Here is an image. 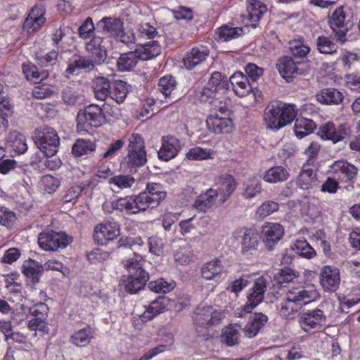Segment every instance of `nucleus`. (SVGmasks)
Returning <instances> with one entry per match:
<instances>
[{
  "label": "nucleus",
  "mask_w": 360,
  "mask_h": 360,
  "mask_svg": "<svg viewBox=\"0 0 360 360\" xmlns=\"http://www.w3.org/2000/svg\"><path fill=\"white\" fill-rule=\"evenodd\" d=\"M120 248L122 252L129 255L132 253L134 257L122 261L124 266L128 271L127 278L124 281V288L130 293H136L141 290L149 280V274L142 267L141 264L142 257L136 254V248H139L143 243L141 238H126L124 241L120 240Z\"/></svg>",
  "instance_id": "1"
},
{
  "label": "nucleus",
  "mask_w": 360,
  "mask_h": 360,
  "mask_svg": "<svg viewBox=\"0 0 360 360\" xmlns=\"http://www.w3.org/2000/svg\"><path fill=\"white\" fill-rule=\"evenodd\" d=\"M166 195L160 184L148 183L145 191L139 195L120 198L113 201L111 206L113 210L125 211L129 214H137L149 207H156L165 198Z\"/></svg>",
  "instance_id": "2"
},
{
  "label": "nucleus",
  "mask_w": 360,
  "mask_h": 360,
  "mask_svg": "<svg viewBox=\"0 0 360 360\" xmlns=\"http://www.w3.org/2000/svg\"><path fill=\"white\" fill-rule=\"evenodd\" d=\"M319 297L320 294L314 285L293 286L287 292L280 312L282 316L288 318L302 306L314 302Z\"/></svg>",
  "instance_id": "3"
},
{
  "label": "nucleus",
  "mask_w": 360,
  "mask_h": 360,
  "mask_svg": "<svg viewBox=\"0 0 360 360\" xmlns=\"http://www.w3.org/2000/svg\"><path fill=\"white\" fill-rule=\"evenodd\" d=\"M296 115L297 110L295 105L274 101L265 108L264 122L266 128L276 131L291 123Z\"/></svg>",
  "instance_id": "4"
},
{
  "label": "nucleus",
  "mask_w": 360,
  "mask_h": 360,
  "mask_svg": "<svg viewBox=\"0 0 360 360\" xmlns=\"http://www.w3.org/2000/svg\"><path fill=\"white\" fill-rule=\"evenodd\" d=\"M37 148L46 156H53L58 150L60 139L56 131L51 127H44L34 138Z\"/></svg>",
  "instance_id": "5"
},
{
  "label": "nucleus",
  "mask_w": 360,
  "mask_h": 360,
  "mask_svg": "<svg viewBox=\"0 0 360 360\" xmlns=\"http://www.w3.org/2000/svg\"><path fill=\"white\" fill-rule=\"evenodd\" d=\"M105 121L103 109L97 105H89L80 110L77 116L78 130H86V127H98Z\"/></svg>",
  "instance_id": "6"
},
{
  "label": "nucleus",
  "mask_w": 360,
  "mask_h": 360,
  "mask_svg": "<svg viewBox=\"0 0 360 360\" xmlns=\"http://www.w3.org/2000/svg\"><path fill=\"white\" fill-rule=\"evenodd\" d=\"M72 241V238L65 232H56L53 230L39 233L38 243L46 251H56L64 249Z\"/></svg>",
  "instance_id": "7"
},
{
  "label": "nucleus",
  "mask_w": 360,
  "mask_h": 360,
  "mask_svg": "<svg viewBox=\"0 0 360 360\" xmlns=\"http://www.w3.org/2000/svg\"><path fill=\"white\" fill-rule=\"evenodd\" d=\"M219 111L224 117H219V113L209 115L206 120L207 129L217 134L230 133L233 128V121L230 117L231 111L226 106H219Z\"/></svg>",
  "instance_id": "8"
},
{
  "label": "nucleus",
  "mask_w": 360,
  "mask_h": 360,
  "mask_svg": "<svg viewBox=\"0 0 360 360\" xmlns=\"http://www.w3.org/2000/svg\"><path fill=\"white\" fill-rule=\"evenodd\" d=\"M128 162L135 167H141L147 162L144 141L141 135L133 134L129 139Z\"/></svg>",
  "instance_id": "9"
},
{
  "label": "nucleus",
  "mask_w": 360,
  "mask_h": 360,
  "mask_svg": "<svg viewBox=\"0 0 360 360\" xmlns=\"http://www.w3.org/2000/svg\"><path fill=\"white\" fill-rule=\"evenodd\" d=\"M330 28L335 33L334 39L341 44L347 41V34L349 31V21H345V14L342 7L334 11L329 19Z\"/></svg>",
  "instance_id": "10"
},
{
  "label": "nucleus",
  "mask_w": 360,
  "mask_h": 360,
  "mask_svg": "<svg viewBox=\"0 0 360 360\" xmlns=\"http://www.w3.org/2000/svg\"><path fill=\"white\" fill-rule=\"evenodd\" d=\"M284 233L283 227L278 223H266L262 229V238L267 250L274 249Z\"/></svg>",
  "instance_id": "11"
},
{
  "label": "nucleus",
  "mask_w": 360,
  "mask_h": 360,
  "mask_svg": "<svg viewBox=\"0 0 360 360\" xmlns=\"http://www.w3.org/2000/svg\"><path fill=\"white\" fill-rule=\"evenodd\" d=\"M268 280V278L264 276L255 280L252 291L248 297L247 304L243 307V311L245 314L250 313L254 307L263 300Z\"/></svg>",
  "instance_id": "12"
},
{
  "label": "nucleus",
  "mask_w": 360,
  "mask_h": 360,
  "mask_svg": "<svg viewBox=\"0 0 360 360\" xmlns=\"http://www.w3.org/2000/svg\"><path fill=\"white\" fill-rule=\"evenodd\" d=\"M319 278L324 290L335 292L340 283V271L334 266H325L321 269Z\"/></svg>",
  "instance_id": "13"
},
{
  "label": "nucleus",
  "mask_w": 360,
  "mask_h": 360,
  "mask_svg": "<svg viewBox=\"0 0 360 360\" xmlns=\"http://www.w3.org/2000/svg\"><path fill=\"white\" fill-rule=\"evenodd\" d=\"M45 13L46 8L42 4L35 5L25 19L23 27L27 29L29 33H34L38 31L45 23Z\"/></svg>",
  "instance_id": "14"
},
{
  "label": "nucleus",
  "mask_w": 360,
  "mask_h": 360,
  "mask_svg": "<svg viewBox=\"0 0 360 360\" xmlns=\"http://www.w3.org/2000/svg\"><path fill=\"white\" fill-rule=\"evenodd\" d=\"M300 64L301 63H296L291 57L283 56L278 60L276 68L281 75L290 82L302 74V70L298 67Z\"/></svg>",
  "instance_id": "15"
},
{
  "label": "nucleus",
  "mask_w": 360,
  "mask_h": 360,
  "mask_svg": "<svg viewBox=\"0 0 360 360\" xmlns=\"http://www.w3.org/2000/svg\"><path fill=\"white\" fill-rule=\"evenodd\" d=\"M230 82L233 91L239 97H243L250 92H252L255 96L257 92L261 93L251 84L248 77L240 72H235L230 77Z\"/></svg>",
  "instance_id": "16"
},
{
  "label": "nucleus",
  "mask_w": 360,
  "mask_h": 360,
  "mask_svg": "<svg viewBox=\"0 0 360 360\" xmlns=\"http://www.w3.org/2000/svg\"><path fill=\"white\" fill-rule=\"evenodd\" d=\"M300 323L305 331L311 329H319L326 322V316L323 311L319 309H313L304 313L300 316Z\"/></svg>",
  "instance_id": "17"
},
{
  "label": "nucleus",
  "mask_w": 360,
  "mask_h": 360,
  "mask_svg": "<svg viewBox=\"0 0 360 360\" xmlns=\"http://www.w3.org/2000/svg\"><path fill=\"white\" fill-rule=\"evenodd\" d=\"M333 178H337L342 182H347L355 178L358 169L347 161H335L330 167Z\"/></svg>",
  "instance_id": "18"
},
{
  "label": "nucleus",
  "mask_w": 360,
  "mask_h": 360,
  "mask_svg": "<svg viewBox=\"0 0 360 360\" xmlns=\"http://www.w3.org/2000/svg\"><path fill=\"white\" fill-rule=\"evenodd\" d=\"M119 235V225L116 223H108L96 226L94 237L98 244L105 245L107 241L114 240Z\"/></svg>",
  "instance_id": "19"
},
{
  "label": "nucleus",
  "mask_w": 360,
  "mask_h": 360,
  "mask_svg": "<svg viewBox=\"0 0 360 360\" xmlns=\"http://www.w3.org/2000/svg\"><path fill=\"white\" fill-rule=\"evenodd\" d=\"M181 148L178 139L173 136H165L162 138V146L158 153V158L164 161H169L174 158Z\"/></svg>",
  "instance_id": "20"
},
{
  "label": "nucleus",
  "mask_w": 360,
  "mask_h": 360,
  "mask_svg": "<svg viewBox=\"0 0 360 360\" xmlns=\"http://www.w3.org/2000/svg\"><path fill=\"white\" fill-rule=\"evenodd\" d=\"M268 319V316L262 312H255L249 315L248 322L243 328L245 335L249 338L255 337L266 324Z\"/></svg>",
  "instance_id": "21"
},
{
  "label": "nucleus",
  "mask_w": 360,
  "mask_h": 360,
  "mask_svg": "<svg viewBox=\"0 0 360 360\" xmlns=\"http://www.w3.org/2000/svg\"><path fill=\"white\" fill-rule=\"evenodd\" d=\"M220 320V314L208 306L197 308L193 317L195 323L202 326L219 324Z\"/></svg>",
  "instance_id": "22"
},
{
  "label": "nucleus",
  "mask_w": 360,
  "mask_h": 360,
  "mask_svg": "<svg viewBox=\"0 0 360 360\" xmlns=\"http://www.w3.org/2000/svg\"><path fill=\"white\" fill-rule=\"evenodd\" d=\"M169 304L170 300L167 297H159L155 300L151 302L145 311L139 315L141 321H148L152 320L158 314L167 311Z\"/></svg>",
  "instance_id": "23"
},
{
  "label": "nucleus",
  "mask_w": 360,
  "mask_h": 360,
  "mask_svg": "<svg viewBox=\"0 0 360 360\" xmlns=\"http://www.w3.org/2000/svg\"><path fill=\"white\" fill-rule=\"evenodd\" d=\"M317 134L323 140H330L336 143L345 139L347 132L342 126L338 129L333 122H328L320 126Z\"/></svg>",
  "instance_id": "24"
},
{
  "label": "nucleus",
  "mask_w": 360,
  "mask_h": 360,
  "mask_svg": "<svg viewBox=\"0 0 360 360\" xmlns=\"http://www.w3.org/2000/svg\"><path fill=\"white\" fill-rule=\"evenodd\" d=\"M96 27L98 32L115 37L124 27V22L118 18L104 17L96 23Z\"/></svg>",
  "instance_id": "25"
},
{
  "label": "nucleus",
  "mask_w": 360,
  "mask_h": 360,
  "mask_svg": "<svg viewBox=\"0 0 360 360\" xmlns=\"http://www.w3.org/2000/svg\"><path fill=\"white\" fill-rule=\"evenodd\" d=\"M103 38L100 36H94L86 44V51L89 56L96 60L97 63H101L107 58V50L102 45Z\"/></svg>",
  "instance_id": "26"
},
{
  "label": "nucleus",
  "mask_w": 360,
  "mask_h": 360,
  "mask_svg": "<svg viewBox=\"0 0 360 360\" xmlns=\"http://www.w3.org/2000/svg\"><path fill=\"white\" fill-rule=\"evenodd\" d=\"M209 54V50L204 46L193 48L184 58V64L187 69L191 70L205 60Z\"/></svg>",
  "instance_id": "27"
},
{
  "label": "nucleus",
  "mask_w": 360,
  "mask_h": 360,
  "mask_svg": "<svg viewBox=\"0 0 360 360\" xmlns=\"http://www.w3.org/2000/svg\"><path fill=\"white\" fill-rule=\"evenodd\" d=\"M112 84L105 77H97L93 79L92 87L95 98L97 100L105 101L110 97Z\"/></svg>",
  "instance_id": "28"
},
{
  "label": "nucleus",
  "mask_w": 360,
  "mask_h": 360,
  "mask_svg": "<svg viewBox=\"0 0 360 360\" xmlns=\"http://www.w3.org/2000/svg\"><path fill=\"white\" fill-rule=\"evenodd\" d=\"M241 237V251L243 254H253L259 245L258 234L252 229H245Z\"/></svg>",
  "instance_id": "29"
},
{
  "label": "nucleus",
  "mask_w": 360,
  "mask_h": 360,
  "mask_svg": "<svg viewBox=\"0 0 360 360\" xmlns=\"http://www.w3.org/2000/svg\"><path fill=\"white\" fill-rule=\"evenodd\" d=\"M316 100L325 105H338L342 102L343 95L334 88L323 89L316 95Z\"/></svg>",
  "instance_id": "30"
},
{
  "label": "nucleus",
  "mask_w": 360,
  "mask_h": 360,
  "mask_svg": "<svg viewBox=\"0 0 360 360\" xmlns=\"http://www.w3.org/2000/svg\"><path fill=\"white\" fill-rule=\"evenodd\" d=\"M240 330H243V328L238 323L230 324L224 328L220 336L221 342L229 347L238 345L240 335Z\"/></svg>",
  "instance_id": "31"
},
{
  "label": "nucleus",
  "mask_w": 360,
  "mask_h": 360,
  "mask_svg": "<svg viewBox=\"0 0 360 360\" xmlns=\"http://www.w3.org/2000/svg\"><path fill=\"white\" fill-rule=\"evenodd\" d=\"M140 55L141 60H148L154 58L161 53V46L158 41L140 44L136 49Z\"/></svg>",
  "instance_id": "32"
},
{
  "label": "nucleus",
  "mask_w": 360,
  "mask_h": 360,
  "mask_svg": "<svg viewBox=\"0 0 360 360\" xmlns=\"http://www.w3.org/2000/svg\"><path fill=\"white\" fill-rule=\"evenodd\" d=\"M97 63L93 58H87L84 56H79L77 58L72 60L68 65L66 72L70 75L75 74L77 70H84L85 71H90L94 69Z\"/></svg>",
  "instance_id": "33"
},
{
  "label": "nucleus",
  "mask_w": 360,
  "mask_h": 360,
  "mask_svg": "<svg viewBox=\"0 0 360 360\" xmlns=\"http://www.w3.org/2000/svg\"><path fill=\"white\" fill-rule=\"evenodd\" d=\"M141 60L140 55L134 51H129L120 55L117 60V65L120 71H129L133 70Z\"/></svg>",
  "instance_id": "34"
},
{
  "label": "nucleus",
  "mask_w": 360,
  "mask_h": 360,
  "mask_svg": "<svg viewBox=\"0 0 360 360\" xmlns=\"http://www.w3.org/2000/svg\"><path fill=\"white\" fill-rule=\"evenodd\" d=\"M219 193L217 190L210 188L206 193L200 194L194 202V207L201 211L206 212L214 204Z\"/></svg>",
  "instance_id": "35"
},
{
  "label": "nucleus",
  "mask_w": 360,
  "mask_h": 360,
  "mask_svg": "<svg viewBox=\"0 0 360 360\" xmlns=\"http://www.w3.org/2000/svg\"><path fill=\"white\" fill-rule=\"evenodd\" d=\"M316 127V125L313 120L300 117L295 120L293 129L296 136L299 139H302L312 133Z\"/></svg>",
  "instance_id": "36"
},
{
  "label": "nucleus",
  "mask_w": 360,
  "mask_h": 360,
  "mask_svg": "<svg viewBox=\"0 0 360 360\" xmlns=\"http://www.w3.org/2000/svg\"><path fill=\"white\" fill-rule=\"evenodd\" d=\"M63 103L69 106L81 105L84 101V96L74 87L67 86L60 92Z\"/></svg>",
  "instance_id": "37"
},
{
  "label": "nucleus",
  "mask_w": 360,
  "mask_h": 360,
  "mask_svg": "<svg viewBox=\"0 0 360 360\" xmlns=\"http://www.w3.org/2000/svg\"><path fill=\"white\" fill-rule=\"evenodd\" d=\"M176 84V81L172 76H165L160 79L158 90L165 98H169L172 102H175L177 98L173 96V91L175 90Z\"/></svg>",
  "instance_id": "38"
},
{
  "label": "nucleus",
  "mask_w": 360,
  "mask_h": 360,
  "mask_svg": "<svg viewBox=\"0 0 360 360\" xmlns=\"http://www.w3.org/2000/svg\"><path fill=\"white\" fill-rule=\"evenodd\" d=\"M223 266L219 259L212 260L203 264L201 268L202 277L206 280H213L222 272Z\"/></svg>",
  "instance_id": "39"
},
{
  "label": "nucleus",
  "mask_w": 360,
  "mask_h": 360,
  "mask_svg": "<svg viewBox=\"0 0 360 360\" xmlns=\"http://www.w3.org/2000/svg\"><path fill=\"white\" fill-rule=\"evenodd\" d=\"M206 85L217 94H224L229 89L227 78L219 72H214Z\"/></svg>",
  "instance_id": "40"
},
{
  "label": "nucleus",
  "mask_w": 360,
  "mask_h": 360,
  "mask_svg": "<svg viewBox=\"0 0 360 360\" xmlns=\"http://www.w3.org/2000/svg\"><path fill=\"white\" fill-rule=\"evenodd\" d=\"M288 176L289 173L285 167L276 166L265 172L263 179L268 183H277L287 180Z\"/></svg>",
  "instance_id": "41"
},
{
  "label": "nucleus",
  "mask_w": 360,
  "mask_h": 360,
  "mask_svg": "<svg viewBox=\"0 0 360 360\" xmlns=\"http://www.w3.org/2000/svg\"><path fill=\"white\" fill-rule=\"evenodd\" d=\"M266 6L258 0H248L247 6V12L248 13V19L255 23L259 20L262 15L266 13Z\"/></svg>",
  "instance_id": "42"
},
{
  "label": "nucleus",
  "mask_w": 360,
  "mask_h": 360,
  "mask_svg": "<svg viewBox=\"0 0 360 360\" xmlns=\"http://www.w3.org/2000/svg\"><path fill=\"white\" fill-rule=\"evenodd\" d=\"M95 150L96 144L94 142L87 139H79L72 147V154L75 157L79 158L91 153Z\"/></svg>",
  "instance_id": "43"
},
{
  "label": "nucleus",
  "mask_w": 360,
  "mask_h": 360,
  "mask_svg": "<svg viewBox=\"0 0 360 360\" xmlns=\"http://www.w3.org/2000/svg\"><path fill=\"white\" fill-rule=\"evenodd\" d=\"M236 188V182L232 176H228L226 178H224L221 181V187L219 188V204H224L229 199Z\"/></svg>",
  "instance_id": "44"
},
{
  "label": "nucleus",
  "mask_w": 360,
  "mask_h": 360,
  "mask_svg": "<svg viewBox=\"0 0 360 360\" xmlns=\"http://www.w3.org/2000/svg\"><path fill=\"white\" fill-rule=\"evenodd\" d=\"M93 338V332L91 328L86 327L75 332L70 336V342L77 347L87 345Z\"/></svg>",
  "instance_id": "45"
},
{
  "label": "nucleus",
  "mask_w": 360,
  "mask_h": 360,
  "mask_svg": "<svg viewBox=\"0 0 360 360\" xmlns=\"http://www.w3.org/2000/svg\"><path fill=\"white\" fill-rule=\"evenodd\" d=\"M7 141L12 149L19 154L24 153L27 150L26 139L20 132L10 133Z\"/></svg>",
  "instance_id": "46"
},
{
  "label": "nucleus",
  "mask_w": 360,
  "mask_h": 360,
  "mask_svg": "<svg viewBox=\"0 0 360 360\" xmlns=\"http://www.w3.org/2000/svg\"><path fill=\"white\" fill-rule=\"evenodd\" d=\"M128 94V86L127 82L118 80L115 81L112 85L110 98L117 103H122Z\"/></svg>",
  "instance_id": "47"
},
{
  "label": "nucleus",
  "mask_w": 360,
  "mask_h": 360,
  "mask_svg": "<svg viewBox=\"0 0 360 360\" xmlns=\"http://www.w3.org/2000/svg\"><path fill=\"white\" fill-rule=\"evenodd\" d=\"M316 181V174L313 169L303 168L297 177V184L302 189H309Z\"/></svg>",
  "instance_id": "48"
},
{
  "label": "nucleus",
  "mask_w": 360,
  "mask_h": 360,
  "mask_svg": "<svg viewBox=\"0 0 360 360\" xmlns=\"http://www.w3.org/2000/svg\"><path fill=\"white\" fill-rule=\"evenodd\" d=\"M297 255L307 259H311L316 255L314 249L306 240H297L292 245Z\"/></svg>",
  "instance_id": "49"
},
{
  "label": "nucleus",
  "mask_w": 360,
  "mask_h": 360,
  "mask_svg": "<svg viewBox=\"0 0 360 360\" xmlns=\"http://www.w3.org/2000/svg\"><path fill=\"white\" fill-rule=\"evenodd\" d=\"M243 29L241 27H232L224 25L219 28L216 34L221 41H228L241 35Z\"/></svg>",
  "instance_id": "50"
},
{
  "label": "nucleus",
  "mask_w": 360,
  "mask_h": 360,
  "mask_svg": "<svg viewBox=\"0 0 360 360\" xmlns=\"http://www.w3.org/2000/svg\"><path fill=\"white\" fill-rule=\"evenodd\" d=\"M317 50L324 54H333L337 51L336 44L326 36H319L316 40Z\"/></svg>",
  "instance_id": "51"
},
{
  "label": "nucleus",
  "mask_w": 360,
  "mask_h": 360,
  "mask_svg": "<svg viewBox=\"0 0 360 360\" xmlns=\"http://www.w3.org/2000/svg\"><path fill=\"white\" fill-rule=\"evenodd\" d=\"M217 94L215 91L206 85L197 93L196 96L201 102L209 103L213 107H217L220 101L216 98Z\"/></svg>",
  "instance_id": "52"
},
{
  "label": "nucleus",
  "mask_w": 360,
  "mask_h": 360,
  "mask_svg": "<svg viewBox=\"0 0 360 360\" xmlns=\"http://www.w3.org/2000/svg\"><path fill=\"white\" fill-rule=\"evenodd\" d=\"M174 284L173 282H167L163 278H160L148 283V288L156 293H167L173 290Z\"/></svg>",
  "instance_id": "53"
},
{
  "label": "nucleus",
  "mask_w": 360,
  "mask_h": 360,
  "mask_svg": "<svg viewBox=\"0 0 360 360\" xmlns=\"http://www.w3.org/2000/svg\"><path fill=\"white\" fill-rule=\"evenodd\" d=\"M262 186L259 181L257 178L249 179L245 184L243 195L245 198H252L260 193Z\"/></svg>",
  "instance_id": "54"
},
{
  "label": "nucleus",
  "mask_w": 360,
  "mask_h": 360,
  "mask_svg": "<svg viewBox=\"0 0 360 360\" xmlns=\"http://www.w3.org/2000/svg\"><path fill=\"white\" fill-rule=\"evenodd\" d=\"M279 209V205L274 201H266L263 202L257 210L256 215L262 219L271 215Z\"/></svg>",
  "instance_id": "55"
},
{
  "label": "nucleus",
  "mask_w": 360,
  "mask_h": 360,
  "mask_svg": "<svg viewBox=\"0 0 360 360\" xmlns=\"http://www.w3.org/2000/svg\"><path fill=\"white\" fill-rule=\"evenodd\" d=\"M299 276V273L290 268L284 267L279 270L275 275V279L280 283H287L292 282L295 278Z\"/></svg>",
  "instance_id": "56"
},
{
  "label": "nucleus",
  "mask_w": 360,
  "mask_h": 360,
  "mask_svg": "<svg viewBox=\"0 0 360 360\" xmlns=\"http://www.w3.org/2000/svg\"><path fill=\"white\" fill-rule=\"evenodd\" d=\"M135 180L133 177L127 175H119L112 177L109 179V184L115 186L117 188H131L134 184Z\"/></svg>",
  "instance_id": "57"
},
{
  "label": "nucleus",
  "mask_w": 360,
  "mask_h": 360,
  "mask_svg": "<svg viewBox=\"0 0 360 360\" xmlns=\"http://www.w3.org/2000/svg\"><path fill=\"white\" fill-rule=\"evenodd\" d=\"M211 151L200 147L191 148L186 153V158L190 160H203L210 158Z\"/></svg>",
  "instance_id": "58"
},
{
  "label": "nucleus",
  "mask_w": 360,
  "mask_h": 360,
  "mask_svg": "<svg viewBox=\"0 0 360 360\" xmlns=\"http://www.w3.org/2000/svg\"><path fill=\"white\" fill-rule=\"evenodd\" d=\"M96 27L91 17H88L78 29V35L82 39L89 38L95 32Z\"/></svg>",
  "instance_id": "59"
},
{
  "label": "nucleus",
  "mask_w": 360,
  "mask_h": 360,
  "mask_svg": "<svg viewBox=\"0 0 360 360\" xmlns=\"http://www.w3.org/2000/svg\"><path fill=\"white\" fill-rule=\"evenodd\" d=\"M22 273L30 282L35 285L39 282L41 271L37 266H32L30 264H24L22 266Z\"/></svg>",
  "instance_id": "60"
},
{
  "label": "nucleus",
  "mask_w": 360,
  "mask_h": 360,
  "mask_svg": "<svg viewBox=\"0 0 360 360\" xmlns=\"http://www.w3.org/2000/svg\"><path fill=\"white\" fill-rule=\"evenodd\" d=\"M44 190L49 193H54L60 186V181L51 175H45L41 179Z\"/></svg>",
  "instance_id": "61"
},
{
  "label": "nucleus",
  "mask_w": 360,
  "mask_h": 360,
  "mask_svg": "<svg viewBox=\"0 0 360 360\" xmlns=\"http://www.w3.org/2000/svg\"><path fill=\"white\" fill-rule=\"evenodd\" d=\"M18 218L13 212L0 209V224L8 229L15 224Z\"/></svg>",
  "instance_id": "62"
},
{
  "label": "nucleus",
  "mask_w": 360,
  "mask_h": 360,
  "mask_svg": "<svg viewBox=\"0 0 360 360\" xmlns=\"http://www.w3.org/2000/svg\"><path fill=\"white\" fill-rule=\"evenodd\" d=\"M290 44V49L292 53L294 56L300 58H303L306 56L310 51V48L303 44L302 41H295L291 42Z\"/></svg>",
  "instance_id": "63"
},
{
  "label": "nucleus",
  "mask_w": 360,
  "mask_h": 360,
  "mask_svg": "<svg viewBox=\"0 0 360 360\" xmlns=\"http://www.w3.org/2000/svg\"><path fill=\"white\" fill-rule=\"evenodd\" d=\"M138 32L139 37H147L148 39H154L158 34L156 28L148 22L140 23L138 26Z\"/></svg>",
  "instance_id": "64"
}]
</instances>
